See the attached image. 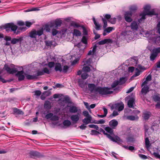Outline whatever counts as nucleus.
Segmentation results:
<instances>
[{
	"label": "nucleus",
	"mask_w": 160,
	"mask_h": 160,
	"mask_svg": "<svg viewBox=\"0 0 160 160\" xmlns=\"http://www.w3.org/2000/svg\"><path fill=\"white\" fill-rule=\"evenodd\" d=\"M73 35L76 36H79L81 35V33L80 31L78 30L77 29H74L73 32Z\"/></svg>",
	"instance_id": "2f4dec72"
},
{
	"label": "nucleus",
	"mask_w": 160,
	"mask_h": 160,
	"mask_svg": "<svg viewBox=\"0 0 160 160\" xmlns=\"http://www.w3.org/2000/svg\"><path fill=\"white\" fill-rule=\"evenodd\" d=\"M150 8L151 7L149 5H147L144 7V11L140 14L141 18L138 20L139 22H141L145 19V16L146 15L152 16L155 14L154 9L150 11Z\"/></svg>",
	"instance_id": "7ed1b4c3"
},
{
	"label": "nucleus",
	"mask_w": 160,
	"mask_h": 160,
	"mask_svg": "<svg viewBox=\"0 0 160 160\" xmlns=\"http://www.w3.org/2000/svg\"><path fill=\"white\" fill-rule=\"evenodd\" d=\"M13 112H14L19 114H23V112L22 111H21L18 109L16 108H13Z\"/></svg>",
	"instance_id": "ea45409f"
},
{
	"label": "nucleus",
	"mask_w": 160,
	"mask_h": 160,
	"mask_svg": "<svg viewBox=\"0 0 160 160\" xmlns=\"http://www.w3.org/2000/svg\"><path fill=\"white\" fill-rule=\"evenodd\" d=\"M59 118L56 115H53L52 117L51 118V120L52 121H57L58 120Z\"/></svg>",
	"instance_id": "3c124183"
},
{
	"label": "nucleus",
	"mask_w": 160,
	"mask_h": 160,
	"mask_svg": "<svg viewBox=\"0 0 160 160\" xmlns=\"http://www.w3.org/2000/svg\"><path fill=\"white\" fill-rule=\"evenodd\" d=\"M80 115L78 114L75 115H72L70 117L71 119L74 122H77L79 119Z\"/></svg>",
	"instance_id": "ddd939ff"
},
{
	"label": "nucleus",
	"mask_w": 160,
	"mask_h": 160,
	"mask_svg": "<svg viewBox=\"0 0 160 160\" xmlns=\"http://www.w3.org/2000/svg\"><path fill=\"white\" fill-rule=\"evenodd\" d=\"M118 124V122L115 119H113L109 122L110 126L113 128L116 127Z\"/></svg>",
	"instance_id": "a211bd4d"
},
{
	"label": "nucleus",
	"mask_w": 160,
	"mask_h": 160,
	"mask_svg": "<svg viewBox=\"0 0 160 160\" xmlns=\"http://www.w3.org/2000/svg\"><path fill=\"white\" fill-rule=\"evenodd\" d=\"M82 42H80L77 44H75V46H77L78 49L77 51V55L79 58L83 53L84 50L85 48L86 45H83L82 43L86 44H87V39L85 36H83L81 40Z\"/></svg>",
	"instance_id": "f03ea898"
},
{
	"label": "nucleus",
	"mask_w": 160,
	"mask_h": 160,
	"mask_svg": "<svg viewBox=\"0 0 160 160\" xmlns=\"http://www.w3.org/2000/svg\"><path fill=\"white\" fill-rule=\"evenodd\" d=\"M149 88L148 86L146 85L141 90V92L142 94V95L141 96V97L143 100H144L145 99L144 95L149 92Z\"/></svg>",
	"instance_id": "9b49d317"
},
{
	"label": "nucleus",
	"mask_w": 160,
	"mask_h": 160,
	"mask_svg": "<svg viewBox=\"0 0 160 160\" xmlns=\"http://www.w3.org/2000/svg\"><path fill=\"white\" fill-rule=\"evenodd\" d=\"M159 53H160V47L154 49L150 56V60L154 62V60Z\"/></svg>",
	"instance_id": "1a4fd4ad"
},
{
	"label": "nucleus",
	"mask_w": 160,
	"mask_h": 160,
	"mask_svg": "<svg viewBox=\"0 0 160 160\" xmlns=\"http://www.w3.org/2000/svg\"><path fill=\"white\" fill-rule=\"evenodd\" d=\"M12 68L9 67L7 65H4V68L10 74H13L17 72L16 74V76L18 77V80L21 81L24 78V72L23 71V68L22 67L16 66L13 64L10 65Z\"/></svg>",
	"instance_id": "f257e3e1"
},
{
	"label": "nucleus",
	"mask_w": 160,
	"mask_h": 160,
	"mask_svg": "<svg viewBox=\"0 0 160 160\" xmlns=\"http://www.w3.org/2000/svg\"><path fill=\"white\" fill-rule=\"evenodd\" d=\"M112 42V41L111 39H105L103 40L99 41L98 43V44L99 45H103L106 43H111Z\"/></svg>",
	"instance_id": "f3484780"
},
{
	"label": "nucleus",
	"mask_w": 160,
	"mask_h": 160,
	"mask_svg": "<svg viewBox=\"0 0 160 160\" xmlns=\"http://www.w3.org/2000/svg\"><path fill=\"white\" fill-rule=\"evenodd\" d=\"M105 121L104 119H101L97 121L96 123L97 124H103L105 123Z\"/></svg>",
	"instance_id": "0e129e2a"
},
{
	"label": "nucleus",
	"mask_w": 160,
	"mask_h": 160,
	"mask_svg": "<svg viewBox=\"0 0 160 160\" xmlns=\"http://www.w3.org/2000/svg\"><path fill=\"white\" fill-rule=\"evenodd\" d=\"M140 73L141 72L140 70H139L138 69L136 68V69L135 72V74L131 77L130 79L131 80H133L134 77H136L139 76L140 74Z\"/></svg>",
	"instance_id": "393cba45"
},
{
	"label": "nucleus",
	"mask_w": 160,
	"mask_h": 160,
	"mask_svg": "<svg viewBox=\"0 0 160 160\" xmlns=\"http://www.w3.org/2000/svg\"><path fill=\"white\" fill-rule=\"evenodd\" d=\"M130 62H130V63L132 64L135 65L137 64L138 63V61L137 59H136L135 58H132L130 59Z\"/></svg>",
	"instance_id": "a19ab883"
},
{
	"label": "nucleus",
	"mask_w": 160,
	"mask_h": 160,
	"mask_svg": "<svg viewBox=\"0 0 160 160\" xmlns=\"http://www.w3.org/2000/svg\"><path fill=\"white\" fill-rule=\"evenodd\" d=\"M151 113L150 112H145L143 113V117L145 120H148L150 117Z\"/></svg>",
	"instance_id": "a878e982"
},
{
	"label": "nucleus",
	"mask_w": 160,
	"mask_h": 160,
	"mask_svg": "<svg viewBox=\"0 0 160 160\" xmlns=\"http://www.w3.org/2000/svg\"><path fill=\"white\" fill-rule=\"evenodd\" d=\"M83 114L86 117H89V116H91L89 115L88 112L87 111H84L83 112Z\"/></svg>",
	"instance_id": "69168bd1"
},
{
	"label": "nucleus",
	"mask_w": 160,
	"mask_h": 160,
	"mask_svg": "<svg viewBox=\"0 0 160 160\" xmlns=\"http://www.w3.org/2000/svg\"><path fill=\"white\" fill-rule=\"evenodd\" d=\"M43 32V28H41L38 31L33 30L29 32V37L32 38H36L37 36H39L42 35Z\"/></svg>",
	"instance_id": "6e6552de"
},
{
	"label": "nucleus",
	"mask_w": 160,
	"mask_h": 160,
	"mask_svg": "<svg viewBox=\"0 0 160 160\" xmlns=\"http://www.w3.org/2000/svg\"><path fill=\"white\" fill-rule=\"evenodd\" d=\"M92 60L91 58H89L87 60L84 61V65H90V64L91 63Z\"/></svg>",
	"instance_id": "a18cd8bd"
},
{
	"label": "nucleus",
	"mask_w": 160,
	"mask_h": 160,
	"mask_svg": "<svg viewBox=\"0 0 160 160\" xmlns=\"http://www.w3.org/2000/svg\"><path fill=\"white\" fill-rule=\"evenodd\" d=\"M145 143L147 148L148 149L151 145L150 143V142L148 138H145Z\"/></svg>",
	"instance_id": "f704fd0d"
},
{
	"label": "nucleus",
	"mask_w": 160,
	"mask_h": 160,
	"mask_svg": "<svg viewBox=\"0 0 160 160\" xmlns=\"http://www.w3.org/2000/svg\"><path fill=\"white\" fill-rule=\"evenodd\" d=\"M127 79L126 77H122L120 78L119 81V84H122L124 83L127 81Z\"/></svg>",
	"instance_id": "4c0bfd02"
},
{
	"label": "nucleus",
	"mask_w": 160,
	"mask_h": 160,
	"mask_svg": "<svg viewBox=\"0 0 160 160\" xmlns=\"http://www.w3.org/2000/svg\"><path fill=\"white\" fill-rule=\"evenodd\" d=\"M62 22V20L60 19H57L55 21V27L56 28L58 27H60Z\"/></svg>",
	"instance_id": "c756f323"
},
{
	"label": "nucleus",
	"mask_w": 160,
	"mask_h": 160,
	"mask_svg": "<svg viewBox=\"0 0 160 160\" xmlns=\"http://www.w3.org/2000/svg\"><path fill=\"white\" fill-rule=\"evenodd\" d=\"M92 19H93V21L94 23V24L95 25V26H96V29H98L100 27V25H99V24H98V23H97L96 22V20H95V19L94 17Z\"/></svg>",
	"instance_id": "79ce46f5"
},
{
	"label": "nucleus",
	"mask_w": 160,
	"mask_h": 160,
	"mask_svg": "<svg viewBox=\"0 0 160 160\" xmlns=\"http://www.w3.org/2000/svg\"><path fill=\"white\" fill-rule=\"evenodd\" d=\"M138 25L139 24L136 22L134 21L131 23L130 27L132 30H137L138 28Z\"/></svg>",
	"instance_id": "4468645a"
},
{
	"label": "nucleus",
	"mask_w": 160,
	"mask_h": 160,
	"mask_svg": "<svg viewBox=\"0 0 160 160\" xmlns=\"http://www.w3.org/2000/svg\"><path fill=\"white\" fill-rule=\"evenodd\" d=\"M81 27L83 29V34L84 35H86L87 34V32L85 28L83 26H82Z\"/></svg>",
	"instance_id": "e2e57ef3"
},
{
	"label": "nucleus",
	"mask_w": 160,
	"mask_h": 160,
	"mask_svg": "<svg viewBox=\"0 0 160 160\" xmlns=\"http://www.w3.org/2000/svg\"><path fill=\"white\" fill-rule=\"evenodd\" d=\"M153 100L155 102H160V94L157 93L152 96Z\"/></svg>",
	"instance_id": "2eb2a0df"
},
{
	"label": "nucleus",
	"mask_w": 160,
	"mask_h": 160,
	"mask_svg": "<svg viewBox=\"0 0 160 160\" xmlns=\"http://www.w3.org/2000/svg\"><path fill=\"white\" fill-rule=\"evenodd\" d=\"M54 23H52L49 25H46L44 26V29L47 32H50L51 31L50 28L54 26Z\"/></svg>",
	"instance_id": "6ab92c4d"
},
{
	"label": "nucleus",
	"mask_w": 160,
	"mask_h": 160,
	"mask_svg": "<svg viewBox=\"0 0 160 160\" xmlns=\"http://www.w3.org/2000/svg\"><path fill=\"white\" fill-rule=\"evenodd\" d=\"M88 74L86 72H84L81 75V77L83 79H86L88 78Z\"/></svg>",
	"instance_id": "c03bdc74"
},
{
	"label": "nucleus",
	"mask_w": 160,
	"mask_h": 160,
	"mask_svg": "<svg viewBox=\"0 0 160 160\" xmlns=\"http://www.w3.org/2000/svg\"><path fill=\"white\" fill-rule=\"evenodd\" d=\"M137 7L135 6H131L130 7V12H126L125 14L124 17L125 20L128 22H130L132 21L131 18L132 15V13L131 11H133L136 10Z\"/></svg>",
	"instance_id": "423d86ee"
},
{
	"label": "nucleus",
	"mask_w": 160,
	"mask_h": 160,
	"mask_svg": "<svg viewBox=\"0 0 160 160\" xmlns=\"http://www.w3.org/2000/svg\"><path fill=\"white\" fill-rule=\"evenodd\" d=\"M43 71L44 73H46L47 74H49L50 73V71L49 70L48 68H44Z\"/></svg>",
	"instance_id": "774afa93"
},
{
	"label": "nucleus",
	"mask_w": 160,
	"mask_h": 160,
	"mask_svg": "<svg viewBox=\"0 0 160 160\" xmlns=\"http://www.w3.org/2000/svg\"><path fill=\"white\" fill-rule=\"evenodd\" d=\"M55 65V64L53 62H50L48 63V66L50 68H52Z\"/></svg>",
	"instance_id": "338daca9"
},
{
	"label": "nucleus",
	"mask_w": 160,
	"mask_h": 160,
	"mask_svg": "<svg viewBox=\"0 0 160 160\" xmlns=\"http://www.w3.org/2000/svg\"><path fill=\"white\" fill-rule=\"evenodd\" d=\"M71 25L74 28H78L80 27L78 23L74 22H72L71 23Z\"/></svg>",
	"instance_id": "37998d69"
},
{
	"label": "nucleus",
	"mask_w": 160,
	"mask_h": 160,
	"mask_svg": "<svg viewBox=\"0 0 160 160\" xmlns=\"http://www.w3.org/2000/svg\"><path fill=\"white\" fill-rule=\"evenodd\" d=\"M98 130L100 132H102L104 134L106 135L107 137L111 141L114 142H116L119 144H121L123 142L122 140L120 139L119 137L117 136H115L114 137H113L111 136V135L106 133L104 130L102 128H100V129L99 128V129Z\"/></svg>",
	"instance_id": "39448f33"
},
{
	"label": "nucleus",
	"mask_w": 160,
	"mask_h": 160,
	"mask_svg": "<svg viewBox=\"0 0 160 160\" xmlns=\"http://www.w3.org/2000/svg\"><path fill=\"white\" fill-rule=\"evenodd\" d=\"M34 22H31L28 21H26L25 22V25L28 27H30V26Z\"/></svg>",
	"instance_id": "4d7b16f0"
},
{
	"label": "nucleus",
	"mask_w": 160,
	"mask_h": 160,
	"mask_svg": "<svg viewBox=\"0 0 160 160\" xmlns=\"http://www.w3.org/2000/svg\"><path fill=\"white\" fill-rule=\"evenodd\" d=\"M51 94V92L49 91H46L44 92L43 94L45 95L46 96H48Z\"/></svg>",
	"instance_id": "13d9d810"
},
{
	"label": "nucleus",
	"mask_w": 160,
	"mask_h": 160,
	"mask_svg": "<svg viewBox=\"0 0 160 160\" xmlns=\"http://www.w3.org/2000/svg\"><path fill=\"white\" fill-rule=\"evenodd\" d=\"M105 130L108 133H109L111 135L113 134V130L112 129L109 127H106L105 128Z\"/></svg>",
	"instance_id": "e433bc0d"
},
{
	"label": "nucleus",
	"mask_w": 160,
	"mask_h": 160,
	"mask_svg": "<svg viewBox=\"0 0 160 160\" xmlns=\"http://www.w3.org/2000/svg\"><path fill=\"white\" fill-rule=\"evenodd\" d=\"M69 68V67L68 66H64L63 67V69H62V72H67Z\"/></svg>",
	"instance_id": "8fccbe9b"
},
{
	"label": "nucleus",
	"mask_w": 160,
	"mask_h": 160,
	"mask_svg": "<svg viewBox=\"0 0 160 160\" xmlns=\"http://www.w3.org/2000/svg\"><path fill=\"white\" fill-rule=\"evenodd\" d=\"M82 70L83 71L85 72H88L90 71L91 69L89 67L86 66H84L83 67Z\"/></svg>",
	"instance_id": "58836bf2"
},
{
	"label": "nucleus",
	"mask_w": 160,
	"mask_h": 160,
	"mask_svg": "<svg viewBox=\"0 0 160 160\" xmlns=\"http://www.w3.org/2000/svg\"><path fill=\"white\" fill-rule=\"evenodd\" d=\"M102 20L104 23L103 28H105L106 27L107 24V21L106 19L104 18H102Z\"/></svg>",
	"instance_id": "6e6d98bb"
},
{
	"label": "nucleus",
	"mask_w": 160,
	"mask_h": 160,
	"mask_svg": "<svg viewBox=\"0 0 160 160\" xmlns=\"http://www.w3.org/2000/svg\"><path fill=\"white\" fill-rule=\"evenodd\" d=\"M53 115V114L51 113H49L45 115V118L47 119L51 118L52 117Z\"/></svg>",
	"instance_id": "09e8293b"
},
{
	"label": "nucleus",
	"mask_w": 160,
	"mask_h": 160,
	"mask_svg": "<svg viewBox=\"0 0 160 160\" xmlns=\"http://www.w3.org/2000/svg\"><path fill=\"white\" fill-rule=\"evenodd\" d=\"M26 78L28 80H31L37 78L36 75H26Z\"/></svg>",
	"instance_id": "c9c22d12"
},
{
	"label": "nucleus",
	"mask_w": 160,
	"mask_h": 160,
	"mask_svg": "<svg viewBox=\"0 0 160 160\" xmlns=\"http://www.w3.org/2000/svg\"><path fill=\"white\" fill-rule=\"evenodd\" d=\"M45 43L46 45L47 46H51L52 45V42L51 41H46Z\"/></svg>",
	"instance_id": "bf43d9fd"
},
{
	"label": "nucleus",
	"mask_w": 160,
	"mask_h": 160,
	"mask_svg": "<svg viewBox=\"0 0 160 160\" xmlns=\"http://www.w3.org/2000/svg\"><path fill=\"white\" fill-rule=\"evenodd\" d=\"M113 28L112 27H108L106 28L103 31V36H105L108 33H110L112 32L113 29Z\"/></svg>",
	"instance_id": "4be33fe9"
},
{
	"label": "nucleus",
	"mask_w": 160,
	"mask_h": 160,
	"mask_svg": "<svg viewBox=\"0 0 160 160\" xmlns=\"http://www.w3.org/2000/svg\"><path fill=\"white\" fill-rule=\"evenodd\" d=\"M114 107L115 109L120 112L123 110L124 108V104L122 102H121L115 104Z\"/></svg>",
	"instance_id": "9d476101"
},
{
	"label": "nucleus",
	"mask_w": 160,
	"mask_h": 160,
	"mask_svg": "<svg viewBox=\"0 0 160 160\" xmlns=\"http://www.w3.org/2000/svg\"><path fill=\"white\" fill-rule=\"evenodd\" d=\"M51 103L49 101H47L45 102L44 104V108H45L49 109L51 108Z\"/></svg>",
	"instance_id": "72a5a7b5"
},
{
	"label": "nucleus",
	"mask_w": 160,
	"mask_h": 160,
	"mask_svg": "<svg viewBox=\"0 0 160 160\" xmlns=\"http://www.w3.org/2000/svg\"><path fill=\"white\" fill-rule=\"evenodd\" d=\"M55 70L56 71L62 72V68L60 63H56L55 65Z\"/></svg>",
	"instance_id": "412c9836"
},
{
	"label": "nucleus",
	"mask_w": 160,
	"mask_h": 160,
	"mask_svg": "<svg viewBox=\"0 0 160 160\" xmlns=\"http://www.w3.org/2000/svg\"><path fill=\"white\" fill-rule=\"evenodd\" d=\"M135 99L133 98H130L128 102V105L130 108H133V104H135Z\"/></svg>",
	"instance_id": "dca6fc26"
},
{
	"label": "nucleus",
	"mask_w": 160,
	"mask_h": 160,
	"mask_svg": "<svg viewBox=\"0 0 160 160\" xmlns=\"http://www.w3.org/2000/svg\"><path fill=\"white\" fill-rule=\"evenodd\" d=\"M118 84H119V81H116L113 82L111 85V86L112 88H114Z\"/></svg>",
	"instance_id": "49530a36"
},
{
	"label": "nucleus",
	"mask_w": 160,
	"mask_h": 160,
	"mask_svg": "<svg viewBox=\"0 0 160 160\" xmlns=\"http://www.w3.org/2000/svg\"><path fill=\"white\" fill-rule=\"evenodd\" d=\"M100 133L99 132L95 130H92L91 131V134L92 135H97Z\"/></svg>",
	"instance_id": "5fc2aeb1"
},
{
	"label": "nucleus",
	"mask_w": 160,
	"mask_h": 160,
	"mask_svg": "<svg viewBox=\"0 0 160 160\" xmlns=\"http://www.w3.org/2000/svg\"><path fill=\"white\" fill-rule=\"evenodd\" d=\"M88 126L90 128H94L96 129V130H98L99 129V127L97 125H95L94 124H90Z\"/></svg>",
	"instance_id": "de8ad7c7"
},
{
	"label": "nucleus",
	"mask_w": 160,
	"mask_h": 160,
	"mask_svg": "<svg viewBox=\"0 0 160 160\" xmlns=\"http://www.w3.org/2000/svg\"><path fill=\"white\" fill-rule=\"evenodd\" d=\"M63 124L65 127H68L71 125V122L68 120H65L63 122Z\"/></svg>",
	"instance_id": "7c9ffc66"
},
{
	"label": "nucleus",
	"mask_w": 160,
	"mask_h": 160,
	"mask_svg": "<svg viewBox=\"0 0 160 160\" xmlns=\"http://www.w3.org/2000/svg\"><path fill=\"white\" fill-rule=\"evenodd\" d=\"M41 94V92L39 90H37L34 92V95L37 96H39Z\"/></svg>",
	"instance_id": "052dcab7"
},
{
	"label": "nucleus",
	"mask_w": 160,
	"mask_h": 160,
	"mask_svg": "<svg viewBox=\"0 0 160 160\" xmlns=\"http://www.w3.org/2000/svg\"><path fill=\"white\" fill-rule=\"evenodd\" d=\"M78 111V109L77 107L75 106H72L69 108V111L70 112L72 113H76Z\"/></svg>",
	"instance_id": "c85d7f7f"
},
{
	"label": "nucleus",
	"mask_w": 160,
	"mask_h": 160,
	"mask_svg": "<svg viewBox=\"0 0 160 160\" xmlns=\"http://www.w3.org/2000/svg\"><path fill=\"white\" fill-rule=\"evenodd\" d=\"M22 40V37H20L18 38H14L11 40V43L12 44H14L19 42H21Z\"/></svg>",
	"instance_id": "aec40b11"
},
{
	"label": "nucleus",
	"mask_w": 160,
	"mask_h": 160,
	"mask_svg": "<svg viewBox=\"0 0 160 160\" xmlns=\"http://www.w3.org/2000/svg\"><path fill=\"white\" fill-rule=\"evenodd\" d=\"M78 82L79 86L82 88H84L86 84L83 80L81 79L78 80Z\"/></svg>",
	"instance_id": "473e14b6"
},
{
	"label": "nucleus",
	"mask_w": 160,
	"mask_h": 160,
	"mask_svg": "<svg viewBox=\"0 0 160 160\" xmlns=\"http://www.w3.org/2000/svg\"><path fill=\"white\" fill-rule=\"evenodd\" d=\"M27 28L25 26H22L19 27L18 28V30H21L22 31H25Z\"/></svg>",
	"instance_id": "603ef678"
},
{
	"label": "nucleus",
	"mask_w": 160,
	"mask_h": 160,
	"mask_svg": "<svg viewBox=\"0 0 160 160\" xmlns=\"http://www.w3.org/2000/svg\"><path fill=\"white\" fill-rule=\"evenodd\" d=\"M92 118L91 116H89V117H87V118H85L82 120V122L85 124H88L91 122Z\"/></svg>",
	"instance_id": "5701e85b"
},
{
	"label": "nucleus",
	"mask_w": 160,
	"mask_h": 160,
	"mask_svg": "<svg viewBox=\"0 0 160 160\" xmlns=\"http://www.w3.org/2000/svg\"><path fill=\"white\" fill-rule=\"evenodd\" d=\"M89 90L91 92H94L96 93L97 92L96 90L98 87H96V85L94 84L89 83L88 85Z\"/></svg>",
	"instance_id": "f8f14e48"
},
{
	"label": "nucleus",
	"mask_w": 160,
	"mask_h": 160,
	"mask_svg": "<svg viewBox=\"0 0 160 160\" xmlns=\"http://www.w3.org/2000/svg\"><path fill=\"white\" fill-rule=\"evenodd\" d=\"M17 24L19 26H23L25 25V23L22 21H18L17 22Z\"/></svg>",
	"instance_id": "680f3d73"
},
{
	"label": "nucleus",
	"mask_w": 160,
	"mask_h": 160,
	"mask_svg": "<svg viewBox=\"0 0 160 160\" xmlns=\"http://www.w3.org/2000/svg\"><path fill=\"white\" fill-rule=\"evenodd\" d=\"M116 21V18H110L108 21L112 24H115Z\"/></svg>",
	"instance_id": "864d4df0"
},
{
	"label": "nucleus",
	"mask_w": 160,
	"mask_h": 160,
	"mask_svg": "<svg viewBox=\"0 0 160 160\" xmlns=\"http://www.w3.org/2000/svg\"><path fill=\"white\" fill-rule=\"evenodd\" d=\"M97 48V46L96 45H95L93 47L92 50H90L88 54L89 55H90L92 54L93 55L94 54H95L96 50Z\"/></svg>",
	"instance_id": "bb28decb"
},
{
	"label": "nucleus",
	"mask_w": 160,
	"mask_h": 160,
	"mask_svg": "<svg viewBox=\"0 0 160 160\" xmlns=\"http://www.w3.org/2000/svg\"><path fill=\"white\" fill-rule=\"evenodd\" d=\"M127 118L131 121H134L138 119V117L137 115H135V116L129 115L127 116Z\"/></svg>",
	"instance_id": "b1692460"
},
{
	"label": "nucleus",
	"mask_w": 160,
	"mask_h": 160,
	"mask_svg": "<svg viewBox=\"0 0 160 160\" xmlns=\"http://www.w3.org/2000/svg\"><path fill=\"white\" fill-rule=\"evenodd\" d=\"M30 156L32 157L38 156L40 155L39 153L36 151H31L29 152Z\"/></svg>",
	"instance_id": "cd10ccee"
},
{
	"label": "nucleus",
	"mask_w": 160,
	"mask_h": 160,
	"mask_svg": "<svg viewBox=\"0 0 160 160\" xmlns=\"http://www.w3.org/2000/svg\"><path fill=\"white\" fill-rule=\"evenodd\" d=\"M110 88L98 87L96 90L97 93L102 95H106L112 93L113 92L110 90Z\"/></svg>",
	"instance_id": "0eeeda50"
},
{
	"label": "nucleus",
	"mask_w": 160,
	"mask_h": 160,
	"mask_svg": "<svg viewBox=\"0 0 160 160\" xmlns=\"http://www.w3.org/2000/svg\"><path fill=\"white\" fill-rule=\"evenodd\" d=\"M0 28L5 29L6 31L8 32L11 31H13L14 33L16 34H18L19 32L18 31L16 32L18 29V27L13 23H8L4 25H2L0 26Z\"/></svg>",
	"instance_id": "20e7f679"
}]
</instances>
